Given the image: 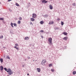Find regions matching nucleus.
I'll return each instance as SVG.
<instances>
[{"instance_id": "1", "label": "nucleus", "mask_w": 76, "mask_h": 76, "mask_svg": "<svg viewBox=\"0 0 76 76\" xmlns=\"http://www.w3.org/2000/svg\"><path fill=\"white\" fill-rule=\"evenodd\" d=\"M7 71V72H8V75H12L13 73V72H12V70L10 69H9Z\"/></svg>"}, {"instance_id": "2", "label": "nucleus", "mask_w": 76, "mask_h": 76, "mask_svg": "<svg viewBox=\"0 0 76 76\" xmlns=\"http://www.w3.org/2000/svg\"><path fill=\"white\" fill-rule=\"evenodd\" d=\"M52 39L51 38H49L48 39V41L49 42L48 44L50 45H53V43H52Z\"/></svg>"}, {"instance_id": "3", "label": "nucleus", "mask_w": 76, "mask_h": 76, "mask_svg": "<svg viewBox=\"0 0 76 76\" xmlns=\"http://www.w3.org/2000/svg\"><path fill=\"white\" fill-rule=\"evenodd\" d=\"M46 62V60H45V59H43L42 61L41 64H42V65H43V66H44V65H45V63Z\"/></svg>"}, {"instance_id": "4", "label": "nucleus", "mask_w": 76, "mask_h": 76, "mask_svg": "<svg viewBox=\"0 0 76 76\" xmlns=\"http://www.w3.org/2000/svg\"><path fill=\"white\" fill-rule=\"evenodd\" d=\"M36 16H37V15L35 13L33 14L32 17L33 18H35Z\"/></svg>"}, {"instance_id": "5", "label": "nucleus", "mask_w": 76, "mask_h": 76, "mask_svg": "<svg viewBox=\"0 0 76 76\" xmlns=\"http://www.w3.org/2000/svg\"><path fill=\"white\" fill-rule=\"evenodd\" d=\"M46 0H42V3H47L48 2V1H45Z\"/></svg>"}, {"instance_id": "6", "label": "nucleus", "mask_w": 76, "mask_h": 76, "mask_svg": "<svg viewBox=\"0 0 76 76\" xmlns=\"http://www.w3.org/2000/svg\"><path fill=\"white\" fill-rule=\"evenodd\" d=\"M49 7L50 8V9H51V10L53 9V6H52V5L51 4H50L49 6Z\"/></svg>"}, {"instance_id": "7", "label": "nucleus", "mask_w": 76, "mask_h": 76, "mask_svg": "<svg viewBox=\"0 0 76 76\" xmlns=\"http://www.w3.org/2000/svg\"><path fill=\"white\" fill-rule=\"evenodd\" d=\"M0 69L1 71H2L3 70V66H0Z\"/></svg>"}, {"instance_id": "8", "label": "nucleus", "mask_w": 76, "mask_h": 76, "mask_svg": "<svg viewBox=\"0 0 76 76\" xmlns=\"http://www.w3.org/2000/svg\"><path fill=\"white\" fill-rule=\"evenodd\" d=\"M63 39H64V40H65V41H67V37H65L63 38Z\"/></svg>"}, {"instance_id": "9", "label": "nucleus", "mask_w": 76, "mask_h": 76, "mask_svg": "<svg viewBox=\"0 0 76 76\" xmlns=\"http://www.w3.org/2000/svg\"><path fill=\"white\" fill-rule=\"evenodd\" d=\"M30 20H31V21H35V19L33 18H30Z\"/></svg>"}, {"instance_id": "10", "label": "nucleus", "mask_w": 76, "mask_h": 76, "mask_svg": "<svg viewBox=\"0 0 76 76\" xmlns=\"http://www.w3.org/2000/svg\"><path fill=\"white\" fill-rule=\"evenodd\" d=\"M54 23V21H51L49 22V25H52V24H53Z\"/></svg>"}, {"instance_id": "11", "label": "nucleus", "mask_w": 76, "mask_h": 76, "mask_svg": "<svg viewBox=\"0 0 76 76\" xmlns=\"http://www.w3.org/2000/svg\"><path fill=\"white\" fill-rule=\"evenodd\" d=\"M6 58H7V59H8L9 60H10V57H9V55L7 56Z\"/></svg>"}, {"instance_id": "12", "label": "nucleus", "mask_w": 76, "mask_h": 76, "mask_svg": "<svg viewBox=\"0 0 76 76\" xmlns=\"http://www.w3.org/2000/svg\"><path fill=\"white\" fill-rule=\"evenodd\" d=\"M29 38L28 37H26L25 38V40H29Z\"/></svg>"}, {"instance_id": "13", "label": "nucleus", "mask_w": 76, "mask_h": 76, "mask_svg": "<svg viewBox=\"0 0 76 76\" xmlns=\"http://www.w3.org/2000/svg\"><path fill=\"white\" fill-rule=\"evenodd\" d=\"M37 69L38 72H41V69L40 68H37Z\"/></svg>"}, {"instance_id": "14", "label": "nucleus", "mask_w": 76, "mask_h": 76, "mask_svg": "<svg viewBox=\"0 0 76 76\" xmlns=\"http://www.w3.org/2000/svg\"><path fill=\"white\" fill-rule=\"evenodd\" d=\"M0 60L1 63H3V59L2 58H1Z\"/></svg>"}, {"instance_id": "15", "label": "nucleus", "mask_w": 76, "mask_h": 76, "mask_svg": "<svg viewBox=\"0 0 76 76\" xmlns=\"http://www.w3.org/2000/svg\"><path fill=\"white\" fill-rule=\"evenodd\" d=\"M73 74L75 75H76V71H74L73 72H72Z\"/></svg>"}, {"instance_id": "16", "label": "nucleus", "mask_w": 76, "mask_h": 76, "mask_svg": "<svg viewBox=\"0 0 76 76\" xmlns=\"http://www.w3.org/2000/svg\"><path fill=\"white\" fill-rule=\"evenodd\" d=\"M15 5L17 6H18V7H19V6H20L19 4L18 3H15Z\"/></svg>"}, {"instance_id": "17", "label": "nucleus", "mask_w": 76, "mask_h": 76, "mask_svg": "<svg viewBox=\"0 0 76 76\" xmlns=\"http://www.w3.org/2000/svg\"><path fill=\"white\" fill-rule=\"evenodd\" d=\"M13 23H11V26L12 27V28H14V27L13 26Z\"/></svg>"}, {"instance_id": "18", "label": "nucleus", "mask_w": 76, "mask_h": 76, "mask_svg": "<svg viewBox=\"0 0 76 76\" xmlns=\"http://www.w3.org/2000/svg\"><path fill=\"white\" fill-rule=\"evenodd\" d=\"M72 5L73 6H76V4L75 3H73L72 4Z\"/></svg>"}, {"instance_id": "19", "label": "nucleus", "mask_w": 76, "mask_h": 76, "mask_svg": "<svg viewBox=\"0 0 76 76\" xmlns=\"http://www.w3.org/2000/svg\"><path fill=\"white\" fill-rule=\"evenodd\" d=\"M63 34H64V35H67V33L64 32L63 33Z\"/></svg>"}, {"instance_id": "20", "label": "nucleus", "mask_w": 76, "mask_h": 76, "mask_svg": "<svg viewBox=\"0 0 76 76\" xmlns=\"http://www.w3.org/2000/svg\"><path fill=\"white\" fill-rule=\"evenodd\" d=\"M14 48H16V50H19V48L16 47V46H15Z\"/></svg>"}, {"instance_id": "21", "label": "nucleus", "mask_w": 76, "mask_h": 76, "mask_svg": "<svg viewBox=\"0 0 76 76\" xmlns=\"http://www.w3.org/2000/svg\"><path fill=\"white\" fill-rule=\"evenodd\" d=\"M0 20H4V18H0Z\"/></svg>"}, {"instance_id": "22", "label": "nucleus", "mask_w": 76, "mask_h": 76, "mask_svg": "<svg viewBox=\"0 0 76 76\" xmlns=\"http://www.w3.org/2000/svg\"><path fill=\"white\" fill-rule=\"evenodd\" d=\"M43 23H44V21H41L40 22V24H43Z\"/></svg>"}, {"instance_id": "23", "label": "nucleus", "mask_w": 76, "mask_h": 76, "mask_svg": "<svg viewBox=\"0 0 76 76\" xmlns=\"http://www.w3.org/2000/svg\"><path fill=\"white\" fill-rule=\"evenodd\" d=\"M51 70L52 72H54V69H51Z\"/></svg>"}, {"instance_id": "24", "label": "nucleus", "mask_w": 76, "mask_h": 76, "mask_svg": "<svg viewBox=\"0 0 76 76\" xmlns=\"http://www.w3.org/2000/svg\"><path fill=\"white\" fill-rule=\"evenodd\" d=\"M14 26H17V24L16 23H14Z\"/></svg>"}, {"instance_id": "25", "label": "nucleus", "mask_w": 76, "mask_h": 76, "mask_svg": "<svg viewBox=\"0 0 76 76\" xmlns=\"http://www.w3.org/2000/svg\"><path fill=\"white\" fill-rule=\"evenodd\" d=\"M3 38V35L0 36V39H1Z\"/></svg>"}, {"instance_id": "26", "label": "nucleus", "mask_w": 76, "mask_h": 76, "mask_svg": "<svg viewBox=\"0 0 76 76\" xmlns=\"http://www.w3.org/2000/svg\"><path fill=\"white\" fill-rule=\"evenodd\" d=\"M61 25H64V23L63 21H61Z\"/></svg>"}, {"instance_id": "27", "label": "nucleus", "mask_w": 76, "mask_h": 76, "mask_svg": "<svg viewBox=\"0 0 76 76\" xmlns=\"http://www.w3.org/2000/svg\"><path fill=\"white\" fill-rule=\"evenodd\" d=\"M49 67H51L52 66V64H50L49 65Z\"/></svg>"}, {"instance_id": "28", "label": "nucleus", "mask_w": 76, "mask_h": 76, "mask_svg": "<svg viewBox=\"0 0 76 76\" xmlns=\"http://www.w3.org/2000/svg\"><path fill=\"white\" fill-rule=\"evenodd\" d=\"M4 69L5 70V71H7V70H8L7 69V68H4Z\"/></svg>"}, {"instance_id": "29", "label": "nucleus", "mask_w": 76, "mask_h": 76, "mask_svg": "<svg viewBox=\"0 0 76 76\" xmlns=\"http://www.w3.org/2000/svg\"><path fill=\"white\" fill-rule=\"evenodd\" d=\"M19 20H22V18L21 17H19Z\"/></svg>"}, {"instance_id": "30", "label": "nucleus", "mask_w": 76, "mask_h": 76, "mask_svg": "<svg viewBox=\"0 0 76 76\" xmlns=\"http://www.w3.org/2000/svg\"><path fill=\"white\" fill-rule=\"evenodd\" d=\"M15 47H18V43L15 44Z\"/></svg>"}, {"instance_id": "31", "label": "nucleus", "mask_w": 76, "mask_h": 76, "mask_svg": "<svg viewBox=\"0 0 76 76\" xmlns=\"http://www.w3.org/2000/svg\"><path fill=\"white\" fill-rule=\"evenodd\" d=\"M18 24H20V21L18 20Z\"/></svg>"}, {"instance_id": "32", "label": "nucleus", "mask_w": 76, "mask_h": 76, "mask_svg": "<svg viewBox=\"0 0 76 76\" xmlns=\"http://www.w3.org/2000/svg\"><path fill=\"white\" fill-rule=\"evenodd\" d=\"M44 16L46 17V18H48V15H45Z\"/></svg>"}, {"instance_id": "33", "label": "nucleus", "mask_w": 76, "mask_h": 76, "mask_svg": "<svg viewBox=\"0 0 76 76\" xmlns=\"http://www.w3.org/2000/svg\"><path fill=\"white\" fill-rule=\"evenodd\" d=\"M40 32H44V31L43 30H41L39 31Z\"/></svg>"}, {"instance_id": "34", "label": "nucleus", "mask_w": 76, "mask_h": 76, "mask_svg": "<svg viewBox=\"0 0 76 76\" xmlns=\"http://www.w3.org/2000/svg\"><path fill=\"white\" fill-rule=\"evenodd\" d=\"M57 20L58 21H59V20H60V19L58 18V19H57Z\"/></svg>"}, {"instance_id": "35", "label": "nucleus", "mask_w": 76, "mask_h": 76, "mask_svg": "<svg viewBox=\"0 0 76 76\" xmlns=\"http://www.w3.org/2000/svg\"><path fill=\"white\" fill-rule=\"evenodd\" d=\"M9 11H10V12H11L12 11V10H11V9L10 8H9Z\"/></svg>"}, {"instance_id": "36", "label": "nucleus", "mask_w": 76, "mask_h": 76, "mask_svg": "<svg viewBox=\"0 0 76 76\" xmlns=\"http://www.w3.org/2000/svg\"><path fill=\"white\" fill-rule=\"evenodd\" d=\"M59 28L58 27H56V29H58V30L59 29Z\"/></svg>"}, {"instance_id": "37", "label": "nucleus", "mask_w": 76, "mask_h": 76, "mask_svg": "<svg viewBox=\"0 0 76 76\" xmlns=\"http://www.w3.org/2000/svg\"><path fill=\"white\" fill-rule=\"evenodd\" d=\"M30 25H33V23H32V22H31L30 23Z\"/></svg>"}, {"instance_id": "38", "label": "nucleus", "mask_w": 76, "mask_h": 76, "mask_svg": "<svg viewBox=\"0 0 76 76\" xmlns=\"http://www.w3.org/2000/svg\"><path fill=\"white\" fill-rule=\"evenodd\" d=\"M28 59H30V58H30V57L29 56H28Z\"/></svg>"}, {"instance_id": "39", "label": "nucleus", "mask_w": 76, "mask_h": 76, "mask_svg": "<svg viewBox=\"0 0 76 76\" xmlns=\"http://www.w3.org/2000/svg\"><path fill=\"white\" fill-rule=\"evenodd\" d=\"M22 66V67H24L25 66V65H23Z\"/></svg>"}, {"instance_id": "40", "label": "nucleus", "mask_w": 76, "mask_h": 76, "mask_svg": "<svg viewBox=\"0 0 76 76\" xmlns=\"http://www.w3.org/2000/svg\"><path fill=\"white\" fill-rule=\"evenodd\" d=\"M8 1H12V0H8Z\"/></svg>"}, {"instance_id": "41", "label": "nucleus", "mask_w": 76, "mask_h": 76, "mask_svg": "<svg viewBox=\"0 0 76 76\" xmlns=\"http://www.w3.org/2000/svg\"><path fill=\"white\" fill-rule=\"evenodd\" d=\"M41 37H42V38H44V37H43V36H41Z\"/></svg>"}, {"instance_id": "42", "label": "nucleus", "mask_w": 76, "mask_h": 76, "mask_svg": "<svg viewBox=\"0 0 76 76\" xmlns=\"http://www.w3.org/2000/svg\"><path fill=\"white\" fill-rule=\"evenodd\" d=\"M29 75L28 73L27 74V76Z\"/></svg>"}, {"instance_id": "43", "label": "nucleus", "mask_w": 76, "mask_h": 76, "mask_svg": "<svg viewBox=\"0 0 76 76\" xmlns=\"http://www.w3.org/2000/svg\"><path fill=\"white\" fill-rule=\"evenodd\" d=\"M3 48H5V47H3Z\"/></svg>"}, {"instance_id": "44", "label": "nucleus", "mask_w": 76, "mask_h": 76, "mask_svg": "<svg viewBox=\"0 0 76 76\" xmlns=\"http://www.w3.org/2000/svg\"><path fill=\"white\" fill-rule=\"evenodd\" d=\"M26 61V59H25V61Z\"/></svg>"}, {"instance_id": "45", "label": "nucleus", "mask_w": 76, "mask_h": 76, "mask_svg": "<svg viewBox=\"0 0 76 76\" xmlns=\"http://www.w3.org/2000/svg\"><path fill=\"white\" fill-rule=\"evenodd\" d=\"M0 4H1V2H0Z\"/></svg>"}, {"instance_id": "46", "label": "nucleus", "mask_w": 76, "mask_h": 76, "mask_svg": "<svg viewBox=\"0 0 76 76\" xmlns=\"http://www.w3.org/2000/svg\"><path fill=\"white\" fill-rule=\"evenodd\" d=\"M7 76H10L9 75H7Z\"/></svg>"}]
</instances>
